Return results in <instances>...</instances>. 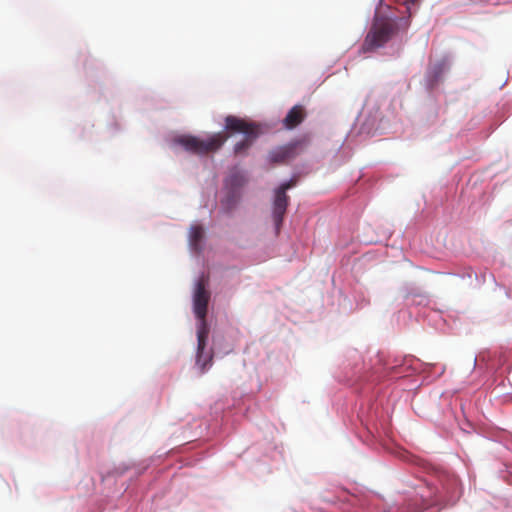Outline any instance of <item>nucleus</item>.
<instances>
[{
  "mask_svg": "<svg viewBox=\"0 0 512 512\" xmlns=\"http://www.w3.org/2000/svg\"><path fill=\"white\" fill-rule=\"evenodd\" d=\"M408 26V19L401 18L397 20L394 17L387 16L381 11H378L364 39L362 45L363 51L370 52L384 46L398 33L400 28L406 29Z\"/></svg>",
  "mask_w": 512,
  "mask_h": 512,
  "instance_id": "obj_1",
  "label": "nucleus"
},
{
  "mask_svg": "<svg viewBox=\"0 0 512 512\" xmlns=\"http://www.w3.org/2000/svg\"><path fill=\"white\" fill-rule=\"evenodd\" d=\"M209 277L202 274L196 282L193 293V310L198 319L197 329L200 343L203 345L205 334L209 333V326L206 321L210 292L207 289Z\"/></svg>",
  "mask_w": 512,
  "mask_h": 512,
  "instance_id": "obj_2",
  "label": "nucleus"
},
{
  "mask_svg": "<svg viewBox=\"0 0 512 512\" xmlns=\"http://www.w3.org/2000/svg\"><path fill=\"white\" fill-rule=\"evenodd\" d=\"M228 135L224 132H218L210 135L206 139L191 135H182L175 138V143L184 147L190 153L196 155H206L218 151L227 141Z\"/></svg>",
  "mask_w": 512,
  "mask_h": 512,
  "instance_id": "obj_3",
  "label": "nucleus"
},
{
  "mask_svg": "<svg viewBox=\"0 0 512 512\" xmlns=\"http://www.w3.org/2000/svg\"><path fill=\"white\" fill-rule=\"evenodd\" d=\"M298 145V142H291L272 149L268 154L269 162L272 164H284L294 159L298 154Z\"/></svg>",
  "mask_w": 512,
  "mask_h": 512,
  "instance_id": "obj_4",
  "label": "nucleus"
},
{
  "mask_svg": "<svg viewBox=\"0 0 512 512\" xmlns=\"http://www.w3.org/2000/svg\"><path fill=\"white\" fill-rule=\"evenodd\" d=\"M225 128L231 132L243 133L245 136L260 133L259 125L232 115L225 118Z\"/></svg>",
  "mask_w": 512,
  "mask_h": 512,
  "instance_id": "obj_5",
  "label": "nucleus"
},
{
  "mask_svg": "<svg viewBox=\"0 0 512 512\" xmlns=\"http://www.w3.org/2000/svg\"><path fill=\"white\" fill-rule=\"evenodd\" d=\"M289 197L286 193H278L275 192L274 202H273V221L276 227V230L279 231L280 226L283 222L284 215L286 213V209L288 206Z\"/></svg>",
  "mask_w": 512,
  "mask_h": 512,
  "instance_id": "obj_6",
  "label": "nucleus"
},
{
  "mask_svg": "<svg viewBox=\"0 0 512 512\" xmlns=\"http://www.w3.org/2000/svg\"><path fill=\"white\" fill-rule=\"evenodd\" d=\"M208 335L209 333L205 334L203 345L200 343V338L197 335L196 365L199 366L201 373H204L212 365L213 360V354L211 352H205Z\"/></svg>",
  "mask_w": 512,
  "mask_h": 512,
  "instance_id": "obj_7",
  "label": "nucleus"
},
{
  "mask_svg": "<svg viewBox=\"0 0 512 512\" xmlns=\"http://www.w3.org/2000/svg\"><path fill=\"white\" fill-rule=\"evenodd\" d=\"M306 112L303 106H293L283 119V124L287 129H293L303 122Z\"/></svg>",
  "mask_w": 512,
  "mask_h": 512,
  "instance_id": "obj_8",
  "label": "nucleus"
},
{
  "mask_svg": "<svg viewBox=\"0 0 512 512\" xmlns=\"http://www.w3.org/2000/svg\"><path fill=\"white\" fill-rule=\"evenodd\" d=\"M258 135L259 133H255V135H247L242 141L236 143L234 146V154L245 155Z\"/></svg>",
  "mask_w": 512,
  "mask_h": 512,
  "instance_id": "obj_9",
  "label": "nucleus"
},
{
  "mask_svg": "<svg viewBox=\"0 0 512 512\" xmlns=\"http://www.w3.org/2000/svg\"><path fill=\"white\" fill-rule=\"evenodd\" d=\"M203 236H204V230L201 226L194 225L190 228V234H189L190 244L194 250L199 249V245L203 239Z\"/></svg>",
  "mask_w": 512,
  "mask_h": 512,
  "instance_id": "obj_10",
  "label": "nucleus"
},
{
  "mask_svg": "<svg viewBox=\"0 0 512 512\" xmlns=\"http://www.w3.org/2000/svg\"><path fill=\"white\" fill-rule=\"evenodd\" d=\"M296 184V181L291 179L287 182H284L282 183L277 189L275 192H278V193H286V191L292 187H294Z\"/></svg>",
  "mask_w": 512,
  "mask_h": 512,
  "instance_id": "obj_11",
  "label": "nucleus"
},
{
  "mask_svg": "<svg viewBox=\"0 0 512 512\" xmlns=\"http://www.w3.org/2000/svg\"><path fill=\"white\" fill-rule=\"evenodd\" d=\"M419 0H405L406 9L409 13V17L413 14L412 6L417 5Z\"/></svg>",
  "mask_w": 512,
  "mask_h": 512,
  "instance_id": "obj_12",
  "label": "nucleus"
}]
</instances>
